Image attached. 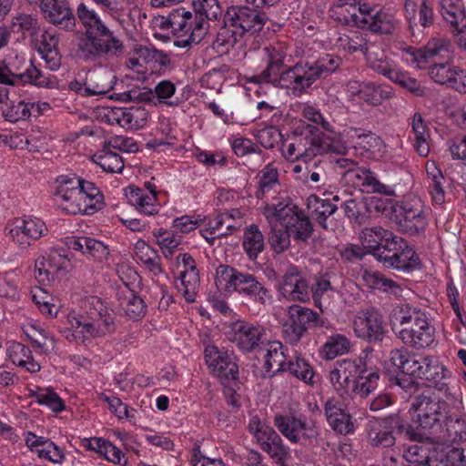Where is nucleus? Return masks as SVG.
<instances>
[{
    "mask_svg": "<svg viewBox=\"0 0 466 466\" xmlns=\"http://www.w3.org/2000/svg\"><path fill=\"white\" fill-rule=\"evenodd\" d=\"M324 326L319 314L298 304L287 308L286 318L281 322V336L286 343L296 345L309 328Z\"/></svg>",
    "mask_w": 466,
    "mask_h": 466,
    "instance_id": "10",
    "label": "nucleus"
},
{
    "mask_svg": "<svg viewBox=\"0 0 466 466\" xmlns=\"http://www.w3.org/2000/svg\"><path fill=\"white\" fill-rule=\"evenodd\" d=\"M230 215L218 214L210 218L207 226L200 230V235L209 245H214L217 238L232 234L239 227L235 223H229Z\"/></svg>",
    "mask_w": 466,
    "mask_h": 466,
    "instance_id": "38",
    "label": "nucleus"
},
{
    "mask_svg": "<svg viewBox=\"0 0 466 466\" xmlns=\"http://www.w3.org/2000/svg\"><path fill=\"white\" fill-rule=\"evenodd\" d=\"M240 274L241 272L230 266L219 265L216 269V285L225 291H234Z\"/></svg>",
    "mask_w": 466,
    "mask_h": 466,
    "instance_id": "63",
    "label": "nucleus"
},
{
    "mask_svg": "<svg viewBox=\"0 0 466 466\" xmlns=\"http://www.w3.org/2000/svg\"><path fill=\"white\" fill-rule=\"evenodd\" d=\"M266 200L262 208V214L270 227L280 226L283 228L298 208L291 203L286 193Z\"/></svg>",
    "mask_w": 466,
    "mask_h": 466,
    "instance_id": "29",
    "label": "nucleus"
},
{
    "mask_svg": "<svg viewBox=\"0 0 466 466\" xmlns=\"http://www.w3.org/2000/svg\"><path fill=\"white\" fill-rule=\"evenodd\" d=\"M39 6L50 23L66 31L76 28V17L67 0H43Z\"/></svg>",
    "mask_w": 466,
    "mask_h": 466,
    "instance_id": "28",
    "label": "nucleus"
},
{
    "mask_svg": "<svg viewBox=\"0 0 466 466\" xmlns=\"http://www.w3.org/2000/svg\"><path fill=\"white\" fill-rule=\"evenodd\" d=\"M279 177V169L273 163L267 164L259 170L256 176V198L261 200H268L269 198L285 194L286 192L281 189Z\"/></svg>",
    "mask_w": 466,
    "mask_h": 466,
    "instance_id": "31",
    "label": "nucleus"
},
{
    "mask_svg": "<svg viewBox=\"0 0 466 466\" xmlns=\"http://www.w3.org/2000/svg\"><path fill=\"white\" fill-rule=\"evenodd\" d=\"M380 255L378 261L386 268L408 272L419 268L420 260L413 247L399 236H394Z\"/></svg>",
    "mask_w": 466,
    "mask_h": 466,
    "instance_id": "15",
    "label": "nucleus"
},
{
    "mask_svg": "<svg viewBox=\"0 0 466 466\" xmlns=\"http://www.w3.org/2000/svg\"><path fill=\"white\" fill-rule=\"evenodd\" d=\"M84 56L99 62L115 60L124 54L125 46L108 27L96 34L90 33L81 46Z\"/></svg>",
    "mask_w": 466,
    "mask_h": 466,
    "instance_id": "11",
    "label": "nucleus"
},
{
    "mask_svg": "<svg viewBox=\"0 0 466 466\" xmlns=\"http://www.w3.org/2000/svg\"><path fill=\"white\" fill-rule=\"evenodd\" d=\"M10 360L30 373L38 372L40 364L34 360L31 350L19 342H11L6 350Z\"/></svg>",
    "mask_w": 466,
    "mask_h": 466,
    "instance_id": "43",
    "label": "nucleus"
},
{
    "mask_svg": "<svg viewBox=\"0 0 466 466\" xmlns=\"http://www.w3.org/2000/svg\"><path fill=\"white\" fill-rule=\"evenodd\" d=\"M95 162L106 172L118 173L124 168V162L120 155L111 150V147L106 146L95 155Z\"/></svg>",
    "mask_w": 466,
    "mask_h": 466,
    "instance_id": "62",
    "label": "nucleus"
},
{
    "mask_svg": "<svg viewBox=\"0 0 466 466\" xmlns=\"http://www.w3.org/2000/svg\"><path fill=\"white\" fill-rule=\"evenodd\" d=\"M243 35L235 27L226 25L221 28L213 42V48L219 54H226L238 43Z\"/></svg>",
    "mask_w": 466,
    "mask_h": 466,
    "instance_id": "60",
    "label": "nucleus"
},
{
    "mask_svg": "<svg viewBox=\"0 0 466 466\" xmlns=\"http://www.w3.org/2000/svg\"><path fill=\"white\" fill-rule=\"evenodd\" d=\"M392 329L406 346L416 350L431 347L435 341V328L429 311L412 305L402 303L391 313Z\"/></svg>",
    "mask_w": 466,
    "mask_h": 466,
    "instance_id": "4",
    "label": "nucleus"
},
{
    "mask_svg": "<svg viewBox=\"0 0 466 466\" xmlns=\"http://www.w3.org/2000/svg\"><path fill=\"white\" fill-rule=\"evenodd\" d=\"M116 297L129 319L138 320L146 315L147 306L144 300L132 289H119Z\"/></svg>",
    "mask_w": 466,
    "mask_h": 466,
    "instance_id": "46",
    "label": "nucleus"
},
{
    "mask_svg": "<svg viewBox=\"0 0 466 466\" xmlns=\"http://www.w3.org/2000/svg\"><path fill=\"white\" fill-rule=\"evenodd\" d=\"M356 336L363 339H380L383 332L382 319L376 311L359 314L353 321Z\"/></svg>",
    "mask_w": 466,
    "mask_h": 466,
    "instance_id": "35",
    "label": "nucleus"
},
{
    "mask_svg": "<svg viewBox=\"0 0 466 466\" xmlns=\"http://www.w3.org/2000/svg\"><path fill=\"white\" fill-rule=\"evenodd\" d=\"M266 68L258 75L251 77L253 83H268L273 86L286 90L287 94L294 96L295 85L291 72L294 66H289L281 71L284 66V59L288 54V47L284 43L278 42L263 48Z\"/></svg>",
    "mask_w": 466,
    "mask_h": 466,
    "instance_id": "7",
    "label": "nucleus"
},
{
    "mask_svg": "<svg viewBox=\"0 0 466 466\" xmlns=\"http://www.w3.org/2000/svg\"><path fill=\"white\" fill-rule=\"evenodd\" d=\"M265 334L262 325L245 320L231 323L226 331L227 339L243 352H250L258 347Z\"/></svg>",
    "mask_w": 466,
    "mask_h": 466,
    "instance_id": "19",
    "label": "nucleus"
},
{
    "mask_svg": "<svg viewBox=\"0 0 466 466\" xmlns=\"http://www.w3.org/2000/svg\"><path fill=\"white\" fill-rule=\"evenodd\" d=\"M411 127L414 133V148L418 154L421 157H427L430 153L429 145V129L425 125L422 116L420 113H415L412 121Z\"/></svg>",
    "mask_w": 466,
    "mask_h": 466,
    "instance_id": "55",
    "label": "nucleus"
},
{
    "mask_svg": "<svg viewBox=\"0 0 466 466\" xmlns=\"http://www.w3.org/2000/svg\"><path fill=\"white\" fill-rule=\"evenodd\" d=\"M308 208L311 212L316 221L323 228H327L325 224L327 218L337 210V207L331 204L329 200L321 199L315 195L309 197Z\"/></svg>",
    "mask_w": 466,
    "mask_h": 466,
    "instance_id": "59",
    "label": "nucleus"
},
{
    "mask_svg": "<svg viewBox=\"0 0 466 466\" xmlns=\"http://www.w3.org/2000/svg\"><path fill=\"white\" fill-rule=\"evenodd\" d=\"M360 145L370 154V156L380 161L390 160V154L387 145L380 137L371 132L359 135Z\"/></svg>",
    "mask_w": 466,
    "mask_h": 466,
    "instance_id": "53",
    "label": "nucleus"
},
{
    "mask_svg": "<svg viewBox=\"0 0 466 466\" xmlns=\"http://www.w3.org/2000/svg\"><path fill=\"white\" fill-rule=\"evenodd\" d=\"M81 446L88 451L96 453L99 458L114 465H128V459L126 454L118 447L105 438H85L81 441Z\"/></svg>",
    "mask_w": 466,
    "mask_h": 466,
    "instance_id": "30",
    "label": "nucleus"
},
{
    "mask_svg": "<svg viewBox=\"0 0 466 466\" xmlns=\"http://www.w3.org/2000/svg\"><path fill=\"white\" fill-rule=\"evenodd\" d=\"M25 64V57L14 50H9L3 59V66H0V84L15 86L21 82L38 87L52 88L56 86V80L50 75L44 74L33 62L22 73L18 71Z\"/></svg>",
    "mask_w": 466,
    "mask_h": 466,
    "instance_id": "8",
    "label": "nucleus"
},
{
    "mask_svg": "<svg viewBox=\"0 0 466 466\" xmlns=\"http://www.w3.org/2000/svg\"><path fill=\"white\" fill-rule=\"evenodd\" d=\"M234 291H238L239 294L248 296L260 303H265L270 299L268 290L251 274L241 272Z\"/></svg>",
    "mask_w": 466,
    "mask_h": 466,
    "instance_id": "44",
    "label": "nucleus"
},
{
    "mask_svg": "<svg viewBox=\"0 0 466 466\" xmlns=\"http://www.w3.org/2000/svg\"><path fill=\"white\" fill-rule=\"evenodd\" d=\"M450 52V41L443 37L433 38L423 47H408L404 54V59L418 68L429 67V75L434 82L449 86L456 66L439 61L448 58Z\"/></svg>",
    "mask_w": 466,
    "mask_h": 466,
    "instance_id": "5",
    "label": "nucleus"
},
{
    "mask_svg": "<svg viewBox=\"0 0 466 466\" xmlns=\"http://www.w3.org/2000/svg\"><path fill=\"white\" fill-rule=\"evenodd\" d=\"M301 115L309 121L316 124L327 134L319 135L322 141L339 144V132L332 121L327 119L320 110L313 105L300 104L299 106Z\"/></svg>",
    "mask_w": 466,
    "mask_h": 466,
    "instance_id": "37",
    "label": "nucleus"
},
{
    "mask_svg": "<svg viewBox=\"0 0 466 466\" xmlns=\"http://www.w3.org/2000/svg\"><path fill=\"white\" fill-rule=\"evenodd\" d=\"M428 190L435 205L445 202L444 183L445 177L434 161H427L425 166Z\"/></svg>",
    "mask_w": 466,
    "mask_h": 466,
    "instance_id": "42",
    "label": "nucleus"
},
{
    "mask_svg": "<svg viewBox=\"0 0 466 466\" xmlns=\"http://www.w3.org/2000/svg\"><path fill=\"white\" fill-rule=\"evenodd\" d=\"M242 246L245 253L251 260H255L264 250V236L258 226L253 224L245 229Z\"/></svg>",
    "mask_w": 466,
    "mask_h": 466,
    "instance_id": "52",
    "label": "nucleus"
},
{
    "mask_svg": "<svg viewBox=\"0 0 466 466\" xmlns=\"http://www.w3.org/2000/svg\"><path fill=\"white\" fill-rule=\"evenodd\" d=\"M156 244L160 248L163 256L169 259L182 242L181 237L173 231L159 228L153 232Z\"/></svg>",
    "mask_w": 466,
    "mask_h": 466,
    "instance_id": "57",
    "label": "nucleus"
},
{
    "mask_svg": "<svg viewBox=\"0 0 466 466\" xmlns=\"http://www.w3.org/2000/svg\"><path fill=\"white\" fill-rule=\"evenodd\" d=\"M432 466H466L464 450L452 448L447 451H437L436 461H431Z\"/></svg>",
    "mask_w": 466,
    "mask_h": 466,
    "instance_id": "64",
    "label": "nucleus"
},
{
    "mask_svg": "<svg viewBox=\"0 0 466 466\" xmlns=\"http://www.w3.org/2000/svg\"><path fill=\"white\" fill-rule=\"evenodd\" d=\"M422 393L416 396L411 403L413 410L412 420L418 424V428L430 434L440 432L441 424L447 420L451 411V403L455 399H460L461 391Z\"/></svg>",
    "mask_w": 466,
    "mask_h": 466,
    "instance_id": "6",
    "label": "nucleus"
},
{
    "mask_svg": "<svg viewBox=\"0 0 466 466\" xmlns=\"http://www.w3.org/2000/svg\"><path fill=\"white\" fill-rule=\"evenodd\" d=\"M170 270L179 281L177 284L178 291L187 302H194L200 285L195 258L189 253H180L170 263Z\"/></svg>",
    "mask_w": 466,
    "mask_h": 466,
    "instance_id": "12",
    "label": "nucleus"
},
{
    "mask_svg": "<svg viewBox=\"0 0 466 466\" xmlns=\"http://www.w3.org/2000/svg\"><path fill=\"white\" fill-rule=\"evenodd\" d=\"M278 295L289 302H308L310 299L309 286L301 270L296 266L287 268L276 286Z\"/></svg>",
    "mask_w": 466,
    "mask_h": 466,
    "instance_id": "18",
    "label": "nucleus"
},
{
    "mask_svg": "<svg viewBox=\"0 0 466 466\" xmlns=\"http://www.w3.org/2000/svg\"><path fill=\"white\" fill-rule=\"evenodd\" d=\"M451 411L447 420L441 424V429L435 435L449 442L466 441V414L462 403V398L455 399L450 403Z\"/></svg>",
    "mask_w": 466,
    "mask_h": 466,
    "instance_id": "26",
    "label": "nucleus"
},
{
    "mask_svg": "<svg viewBox=\"0 0 466 466\" xmlns=\"http://www.w3.org/2000/svg\"><path fill=\"white\" fill-rule=\"evenodd\" d=\"M363 284L370 289H378L395 297L401 294L400 286L394 280L386 278L382 273L373 269H364L360 275Z\"/></svg>",
    "mask_w": 466,
    "mask_h": 466,
    "instance_id": "41",
    "label": "nucleus"
},
{
    "mask_svg": "<svg viewBox=\"0 0 466 466\" xmlns=\"http://www.w3.org/2000/svg\"><path fill=\"white\" fill-rule=\"evenodd\" d=\"M69 266L70 260L65 253L52 249L35 260V278L40 284L45 285L65 275Z\"/></svg>",
    "mask_w": 466,
    "mask_h": 466,
    "instance_id": "24",
    "label": "nucleus"
},
{
    "mask_svg": "<svg viewBox=\"0 0 466 466\" xmlns=\"http://www.w3.org/2000/svg\"><path fill=\"white\" fill-rule=\"evenodd\" d=\"M53 195L60 210L68 215H93L105 206L99 187L71 171L56 177Z\"/></svg>",
    "mask_w": 466,
    "mask_h": 466,
    "instance_id": "2",
    "label": "nucleus"
},
{
    "mask_svg": "<svg viewBox=\"0 0 466 466\" xmlns=\"http://www.w3.org/2000/svg\"><path fill=\"white\" fill-rule=\"evenodd\" d=\"M286 371L304 382L306 385L315 387L317 384L316 372L310 362L301 356H296L294 360L288 361Z\"/></svg>",
    "mask_w": 466,
    "mask_h": 466,
    "instance_id": "51",
    "label": "nucleus"
},
{
    "mask_svg": "<svg viewBox=\"0 0 466 466\" xmlns=\"http://www.w3.org/2000/svg\"><path fill=\"white\" fill-rule=\"evenodd\" d=\"M392 420H383L370 425L368 438L373 446L391 447L395 443Z\"/></svg>",
    "mask_w": 466,
    "mask_h": 466,
    "instance_id": "48",
    "label": "nucleus"
},
{
    "mask_svg": "<svg viewBox=\"0 0 466 466\" xmlns=\"http://www.w3.org/2000/svg\"><path fill=\"white\" fill-rule=\"evenodd\" d=\"M170 23L177 34L187 37L183 40L185 46L200 43L209 28V23L203 16V14L197 11H185L184 9L177 10Z\"/></svg>",
    "mask_w": 466,
    "mask_h": 466,
    "instance_id": "16",
    "label": "nucleus"
},
{
    "mask_svg": "<svg viewBox=\"0 0 466 466\" xmlns=\"http://www.w3.org/2000/svg\"><path fill=\"white\" fill-rule=\"evenodd\" d=\"M65 244L69 249L80 251L99 262L108 258L110 250L102 241L86 236H71L65 238Z\"/></svg>",
    "mask_w": 466,
    "mask_h": 466,
    "instance_id": "33",
    "label": "nucleus"
},
{
    "mask_svg": "<svg viewBox=\"0 0 466 466\" xmlns=\"http://www.w3.org/2000/svg\"><path fill=\"white\" fill-rule=\"evenodd\" d=\"M360 21V25L367 28L373 33H380L389 35L395 28L396 19L393 13L380 9L370 16L368 15L366 18Z\"/></svg>",
    "mask_w": 466,
    "mask_h": 466,
    "instance_id": "45",
    "label": "nucleus"
},
{
    "mask_svg": "<svg viewBox=\"0 0 466 466\" xmlns=\"http://www.w3.org/2000/svg\"><path fill=\"white\" fill-rule=\"evenodd\" d=\"M266 21L264 13L247 6H231L225 16V25L235 27L243 36L259 32Z\"/></svg>",
    "mask_w": 466,
    "mask_h": 466,
    "instance_id": "20",
    "label": "nucleus"
},
{
    "mask_svg": "<svg viewBox=\"0 0 466 466\" xmlns=\"http://www.w3.org/2000/svg\"><path fill=\"white\" fill-rule=\"evenodd\" d=\"M290 237L296 241H306L312 234L313 227L309 218L299 208L284 225Z\"/></svg>",
    "mask_w": 466,
    "mask_h": 466,
    "instance_id": "47",
    "label": "nucleus"
},
{
    "mask_svg": "<svg viewBox=\"0 0 466 466\" xmlns=\"http://www.w3.org/2000/svg\"><path fill=\"white\" fill-rule=\"evenodd\" d=\"M23 439L28 451L36 454L42 461L62 465L66 460L65 450L47 437L26 431L23 433Z\"/></svg>",
    "mask_w": 466,
    "mask_h": 466,
    "instance_id": "25",
    "label": "nucleus"
},
{
    "mask_svg": "<svg viewBox=\"0 0 466 466\" xmlns=\"http://www.w3.org/2000/svg\"><path fill=\"white\" fill-rule=\"evenodd\" d=\"M340 65V58L325 54L313 63L299 62L294 65L291 77L295 85L294 96L299 97L320 77H326L335 72Z\"/></svg>",
    "mask_w": 466,
    "mask_h": 466,
    "instance_id": "9",
    "label": "nucleus"
},
{
    "mask_svg": "<svg viewBox=\"0 0 466 466\" xmlns=\"http://www.w3.org/2000/svg\"><path fill=\"white\" fill-rule=\"evenodd\" d=\"M394 96V89L388 84L366 82L362 91V100L370 106H377Z\"/></svg>",
    "mask_w": 466,
    "mask_h": 466,
    "instance_id": "50",
    "label": "nucleus"
},
{
    "mask_svg": "<svg viewBox=\"0 0 466 466\" xmlns=\"http://www.w3.org/2000/svg\"><path fill=\"white\" fill-rule=\"evenodd\" d=\"M309 291H311L314 305L322 311L323 308H327L329 305L335 289L331 286L329 279L321 276L316 279Z\"/></svg>",
    "mask_w": 466,
    "mask_h": 466,
    "instance_id": "56",
    "label": "nucleus"
},
{
    "mask_svg": "<svg viewBox=\"0 0 466 466\" xmlns=\"http://www.w3.org/2000/svg\"><path fill=\"white\" fill-rule=\"evenodd\" d=\"M439 12L452 28L466 27V9L462 0H439Z\"/></svg>",
    "mask_w": 466,
    "mask_h": 466,
    "instance_id": "39",
    "label": "nucleus"
},
{
    "mask_svg": "<svg viewBox=\"0 0 466 466\" xmlns=\"http://www.w3.org/2000/svg\"><path fill=\"white\" fill-rule=\"evenodd\" d=\"M5 229L13 242L22 248H26L48 231L44 220L34 216L15 218Z\"/></svg>",
    "mask_w": 466,
    "mask_h": 466,
    "instance_id": "17",
    "label": "nucleus"
},
{
    "mask_svg": "<svg viewBox=\"0 0 466 466\" xmlns=\"http://www.w3.org/2000/svg\"><path fill=\"white\" fill-rule=\"evenodd\" d=\"M397 218L400 230L409 235L423 232L428 225L423 205L420 199L404 201Z\"/></svg>",
    "mask_w": 466,
    "mask_h": 466,
    "instance_id": "27",
    "label": "nucleus"
},
{
    "mask_svg": "<svg viewBox=\"0 0 466 466\" xmlns=\"http://www.w3.org/2000/svg\"><path fill=\"white\" fill-rule=\"evenodd\" d=\"M85 315H70L68 327L62 333L68 341L89 342L105 338L116 330L115 316L107 305L98 297L90 296L83 302Z\"/></svg>",
    "mask_w": 466,
    "mask_h": 466,
    "instance_id": "3",
    "label": "nucleus"
},
{
    "mask_svg": "<svg viewBox=\"0 0 466 466\" xmlns=\"http://www.w3.org/2000/svg\"><path fill=\"white\" fill-rule=\"evenodd\" d=\"M339 145L329 141H322L319 136L312 137L309 143L303 142L302 138H296L291 141H285L281 145L282 157L290 162L302 161L309 164L318 155L328 152H339Z\"/></svg>",
    "mask_w": 466,
    "mask_h": 466,
    "instance_id": "14",
    "label": "nucleus"
},
{
    "mask_svg": "<svg viewBox=\"0 0 466 466\" xmlns=\"http://www.w3.org/2000/svg\"><path fill=\"white\" fill-rule=\"evenodd\" d=\"M324 415L329 426L337 433L348 435L354 431L351 416L343 408L341 403L329 398L324 403Z\"/></svg>",
    "mask_w": 466,
    "mask_h": 466,
    "instance_id": "32",
    "label": "nucleus"
},
{
    "mask_svg": "<svg viewBox=\"0 0 466 466\" xmlns=\"http://www.w3.org/2000/svg\"><path fill=\"white\" fill-rule=\"evenodd\" d=\"M102 118L110 125H117L123 128L137 130L143 128L147 122L148 112L143 106L106 107Z\"/></svg>",
    "mask_w": 466,
    "mask_h": 466,
    "instance_id": "22",
    "label": "nucleus"
},
{
    "mask_svg": "<svg viewBox=\"0 0 466 466\" xmlns=\"http://www.w3.org/2000/svg\"><path fill=\"white\" fill-rule=\"evenodd\" d=\"M288 361L284 345L280 341L268 343L265 355V370L268 373L275 375L286 371Z\"/></svg>",
    "mask_w": 466,
    "mask_h": 466,
    "instance_id": "49",
    "label": "nucleus"
},
{
    "mask_svg": "<svg viewBox=\"0 0 466 466\" xmlns=\"http://www.w3.org/2000/svg\"><path fill=\"white\" fill-rule=\"evenodd\" d=\"M395 235L380 226L365 228L360 234V241L363 248L371 254L377 260L382 251L389 245Z\"/></svg>",
    "mask_w": 466,
    "mask_h": 466,
    "instance_id": "34",
    "label": "nucleus"
},
{
    "mask_svg": "<svg viewBox=\"0 0 466 466\" xmlns=\"http://www.w3.org/2000/svg\"><path fill=\"white\" fill-rule=\"evenodd\" d=\"M76 15L86 30V38L90 35L91 32L96 34L107 27L100 15L85 3H80L77 5Z\"/></svg>",
    "mask_w": 466,
    "mask_h": 466,
    "instance_id": "54",
    "label": "nucleus"
},
{
    "mask_svg": "<svg viewBox=\"0 0 466 466\" xmlns=\"http://www.w3.org/2000/svg\"><path fill=\"white\" fill-rule=\"evenodd\" d=\"M350 339L344 334L332 333L319 350L322 360H332L339 356L348 354L351 349Z\"/></svg>",
    "mask_w": 466,
    "mask_h": 466,
    "instance_id": "40",
    "label": "nucleus"
},
{
    "mask_svg": "<svg viewBox=\"0 0 466 466\" xmlns=\"http://www.w3.org/2000/svg\"><path fill=\"white\" fill-rule=\"evenodd\" d=\"M436 451L430 450L422 445H410L403 454L407 466H432L431 461H436Z\"/></svg>",
    "mask_w": 466,
    "mask_h": 466,
    "instance_id": "58",
    "label": "nucleus"
},
{
    "mask_svg": "<svg viewBox=\"0 0 466 466\" xmlns=\"http://www.w3.org/2000/svg\"><path fill=\"white\" fill-rule=\"evenodd\" d=\"M380 380L378 371L368 370L363 366L362 372L356 380L352 382L351 391L360 397H367L370 392L376 390Z\"/></svg>",
    "mask_w": 466,
    "mask_h": 466,
    "instance_id": "61",
    "label": "nucleus"
},
{
    "mask_svg": "<svg viewBox=\"0 0 466 466\" xmlns=\"http://www.w3.org/2000/svg\"><path fill=\"white\" fill-rule=\"evenodd\" d=\"M58 42V34L52 29L43 32L37 40V51L51 71H56L61 66Z\"/></svg>",
    "mask_w": 466,
    "mask_h": 466,
    "instance_id": "36",
    "label": "nucleus"
},
{
    "mask_svg": "<svg viewBox=\"0 0 466 466\" xmlns=\"http://www.w3.org/2000/svg\"><path fill=\"white\" fill-rule=\"evenodd\" d=\"M274 423L279 432L292 443H312L319 435V428L305 416L276 415Z\"/></svg>",
    "mask_w": 466,
    "mask_h": 466,
    "instance_id": "13",
    "label": "nucleus"
},
{
    "mask_svg": "<svg viewBox=\"0 0 466 466\" xmlns=\"http://www.w3.org/2000/svg\"><path fill=\"white\" fill-rule=\"evenodd\" d=\"M389 360L403 375L409 377L397 379V384L406 390L415 389V380L420 379L426 380L438 392L460 391L449 385L447 380L451 377V371L436 356L418 355L400 348L392 350Z\"/></svg>",
    "mask_w": 466,
    "mask_h": 466,
    "instance_id": "1",
    "label": "nucleus"
},
{
    "mask_svg": "<svg viewBox=\"0 0 466 466\" xmlns=\"http://www.w3.org/2000/svg\"><path fill=\"white\" fill-rule=\"evenodd\" d=\"M159 193L157 186L151 182H146L142 187L131 185L125 189L127 202L137 212L146 216H154L159 212Z\"/></svg>",
    "mask_w": 466,
    "mask_h": 466,
    "instance_id": "23",
    "label": "nucleus"
},
{
    "mask_svg": "<svg viewBox=\"0 0 466 466\" xmlns=\"http://www.w3.org/2000/svg\"><path fill=\"white\" fill-rule=\"evenodd\" d=\"M204 358L210 372L220 379L235 380L238 376V366L232 351L208 345L204 350Z\"/></svg>",
    "mask_w": 466,
    "mask_h": 466,
    "instance_id": "21",
    "label": "nucleus"
}]
</instances>
